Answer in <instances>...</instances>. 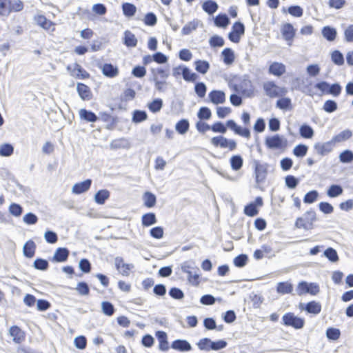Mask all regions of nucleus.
<instances>
[{
	"instance_id": "nucleus-40",
	"label": "nucleus",
	"mask_w": 353,
	"mask_h": 353,
	"mask_svg": "<svg viewBox=\"0 0 353 353\" xmlns=\"http://www.w3.org/2000/svg\"><path fill=\"white\" fill-rule=\"evenodd\" d=\"M73 75L78 78L87 79L90 74L78 63L74 65Z\"/></svg>"
},
{
	"instance_id": "nucleus-53",
	"label": "nucleus",
	"mask_w": 353,
	"mask_h": 353,
	"mask_svg": "<svg viewBox=\"0 0 353 353\" xmlns=\"http://www.w3.org/2000/svg\"><path fill=\"white\" fill-rule=\"evenodd\" d=\"M101 309L103 312L107 316H112L114 312L113 305L108 301L101 303Z\"/></svg>"
},
{
	"instance_id": "nucleus-43",
	"label": "nucleus",
	"mask_w": 353,
	"mask_h": 353,
	"mask_svg": "<svg viewBox=\"0 0 353 353\" xmlns=\"http://www.w3.org/2000/svg\"><path fill=\"white\" fill-rule=\"evenodd\" d=\"M123 14L127 17H132L134 15L137 8L134 5L130 3H124L122 5Z\"/></svg>"
},
{
	"instance_id": "nucleus-49",
	"label": "nucleus",
	"mask_w": 353,
	"mask_h": 353,
	"mask_svg": "<svg viewBox=\"0 0 353 353\" xmlns=\"http://www.w3.org/2000/svg\"><path fill=\"white\" fill-rule=\"evenodd\" d=\"M33 266L37 270L44 271L48 268L49 264L48 261L39 258L35 259Z\"/></svg>"
},
{
	"instance_id": "nucleus-35",
	"label": "nucleus",
	"mask_w": 353,
	"mask_h": 353,
	"mask_svg": "<svg viewBox=\"0 0 353 353\" xmlns=\"http://www.w3.org/2000/svg\"><path fill=\"white\" fill-rule=\"evenodd\" d=\"M343 190L339 185H332L327 190V194L329 197L334 198L343 194Z\"/></svg>"
},
{
	"instance_id": "nucleus-3",
	"label": "nucleus",
	"mask_w": 353,
	"mask_h": 353,
	"mask_svg": "<svg viewBox=\"0 0 353 353\" xmlns=\"http://www.w3.org/2000/svg\"><path fill=\"white\" fill-rule=\"evenodd\" d=\"M265 143L268 148L272 150L285 151L288 148V140L279 134L266 137Z\"/></svg>"
},
{
	"instance_id": "nucleus-34",
	"label": "nucleus",
	"mask_w": 353,
	"mask_h": 353,
	"mask_svg": "<svg viewBox=\"0 0 353 353\" xmlns=\"http://www.w3.org/2000/svg\"><path fill=\"white\" fill-rule=\"evenodd\" d=\"M230 162L232 169L237 171L242 168L243 160L240 155H234L230 158Z\"/></svg>"
},
{
	"instance_id": "nucleus-18",
	"label": "nucleus",
	"mask_w": 353,
	"mask_h": 353,
	"mask_svg": "<svg viewBox=\"0 0 353 353\" xmlns=\"http://www.w3.org/2000/svg\"><path fill=\"white\" fill-rule=\"evenodd\" d=\"M69 253V250L67 248H59L54 254L52 261L55 262H64L68 259Z\"/></svg>"
},
{
	"instance_id": "nucleus-47",
	"label": "nucleus",
	"mask_w": 353,
	"mask_h": 353,
	"mask_svg": "<svg viewBox=\"0 0 353 353\" xmlns=\"http://www.w3.org/2000/svg\"><path fill=\"white\" fill-rule=\"evenodd\" d=\"M35 20L39 26L42 27L43 29L49 30L52 26V23L48 20L44 16L39 15L35 18Z\"/></svg>"
},
{
	"instance_id": "nucleus-7",
	"label": "nucleus",
	"mask_w": 353,
	"mask_h": 353,
	"mask_svg": "<svg viewBox=\"0 0 353 353\" xmlns=\"http://www.w3.org/2000/svg\"><path fill=\"white\" fill-rule=\"evenodd\" d=\"M211 143L215 147H221L222 148H228L230 151H233L236 148V143L233 139H228L223 136H218L212 138Z\"/></svg>"
},
{
	"instance_id": "nucleus-54",
	"label": "nucleus",
	"mask_w": 353,
	"mask_h": 353,
	"mask_svg": "<svg viewBox=\"0 0 353 353\" xmlns=\"http://www.w3.org/2000/svg\"><path fill=\"white\" fill-rule=\"evenodd\" d=\"M332 61L338 65H341L344 63V58L343 54L339 50H334L332 53Z\"/></svg>"
},
{
	"instance_id": "nucleus-25",
	"label": "nucleus",
	"mask_w": 353,
	"mask_h": 353,
	"mask_svg": "<svg viewBox=\"0 0 353 353\" xmlns=\"http://www.w3.org/2000/svg\"><path fill=\"white\" fill-rule=\"evenodd\" d=\"M352 135V132L350 130H345L341 132L339 134L333 137L332 139V141L334 144L345 141L349 139Z\"/></svg>"
},
{
	"instance_id": "nucleus-27",
	"label": "nucleus",
	"mask_w": 353,
	"mask_h": 353,
	"mask_svg": "<svg viewBox=\"0 0 353 353\" xmlns=\"http://www.w3.org/2000/svg\"><path fill=\"white\" fill-rule=\"evenodd\" d=\"M305 311L308 313L316 315L321 311V305L320 303L312 301L306 304Z\"/></svg>"
},
{
	"instance_id": "nucleus-41",
	"label": "nucleus",
	"mask_w": 353,
	"mask_h": 353,
	"mask_svg": "<svg viewBox=\"0 0 353 353\" xmlns=\"http://www.w3.org/2000/svg\"><path fill=\"white\" fill-rule=\"evenodd\" d=\"M181 269L184 272L188 274L191 272V270L200 272L199 268L194 265V263L193 261H187L181 264Z\"/></svg>"
},
{
	"instance_id": "nucleus-60",
	"label": "nucleus",
	"mask_w": 353,
	"mask_h": 353,
	"mask_svg": "<svg viewBox=\"0 0 353 353\" xmlns=\"http://www.w3.org/2000/svg\"><path fill=\"white\" fill-rule=\"evenodd\" d=\"M296 292L299 296L308 294V283L306 281L299 282L296 288Z\"/></svg>"
},
{
	"instance_id": "nucleus-51",
	"label": "nucleus",
	"mask_w": 353,
	"mask_h": 353,
	"mask_svg": "<svg viewBox=\"0 0 353 353\" xmlns=\"http://www.w3.org/2000/svg\"><path fill=\"white\" fill-rule=\"evenodd\" d=\"M188 280L193 285L197 286L199 284V272L191 270L188 274Z\"/></svg>"
},
{
	"instance_id": "nucleus-2",
	"label": "nucleus",
	"mask_w": 353,
	"mask_h": 353,
	"mask_svg": "<svg viewBox=\"0 0 353 353\" xmlns=\"http://www.w3.org/2000/svg\"><path fill=\"white\" fill-rule=\"evenodd\" d=\"M316 221V213L313 210L305 212L303 216L296 219L295 227L310 230L313 228V223Z\"/></svg>"
},
{
	"instance_id": "nucleus-57",
	"label": "nucleus",
	"mask_w": 353,
	"mask_h": 353,
	"mask_svg": "<svg viewBox=\"0 0 353 353\" xmlns=\"http://www.w3.org/2000/svg\"><path fill=\"white\" fill-rule=\"evenodd\" d=\"M211 116H212L211 111L207 107L201 108L197 113V117L200 119V120L210 119Z\"/></svg>"
},
{
	"instance_id": "nucleus-59",
	"label": "nucleus",
	"mask_w": 353,
	"mask_h": 353,
	"mask_svg": "<svg viewBox=\"0 0 353 353\" xmlns=\"http://www.w3.org/2000/svg\"><path fill=\"white\" fill-rule=\"evenodd\" d=\"M340 330L337 328L330 327L326 331V336L330 340H337L340 337Z\"/></svg>"
},
{
	"instance_id": "nucleus-31",
	"label": "nucleus",
	"mask_w": 353,
	"mask_h": 353,
	"mask_svg": "<svg viewBox=\"0 0 353 353\" xmlns=\"http://www.w3.org/2000/svg\"><path fill=\"white\" fill-rule=\"evenodd\" d=\"M190 127L189 121L187 119H181L176 123L175 129L180 134H185Z\"/></svg>"
},
{
	"instance_id": "nucleus-13",
	"label": "nucleus",
	"mask_w": 353,
	"mask_h": 353,
	"mask_svg": "<svg viewBox=\"0 0 353 353\" xmlns=\"http://www.w3.org/2000/svg\"><path fill=\"white\" fill-rule=\"evenodd\" d=\"M255 176L257 183H262L267 175V169L265 165L260 164L258 161H255Z\"/></svg>"
},
{
	"instance_id": "nucleus-17",
	"label": "nucleus",
	"mask_w": 353,
	"mask_h": 353,
	"mask_svg": "<svg viewBox=\"0 0 353 353\" xmlns=\"http://www.w3.org/2000/svg\"><path fill=\"white\" fill-rule=\"evenodd\" d=\"M77 90L79 93V95L83 100H90L92 98V93L90 88L82 83H78L77 85Z\"/></svg>"
},
{
	"instance_id": "nucleus-23",
	"label": "nucleus",
	"mask_w": 353,
	"mask_h": 353,
	"mask_svg": "<svg viewBox=\"0 0 353 353\" xmlns=\"http://www.w3.org/2000/svg\"><path fill=\"white\" fill-rule=\"evenodd\" d=\"M156 336L159 341V349L163 351L168 350L167 334L163 331H158L156 333Z\"/></svg>"
},
{
	"instance_id": "nucleus-46",
	"label": "nucleus",
	"mask_w": 353,
	"mask_h": 353,
	"mask_svg": "<svg viewBox=\"0 0 353 353\" xmlns=\"http://www.w3.org/2000/svg\"><path fill=\"white\" fill-rule=\"evenodd\" d=\"M339 160L344 163H348L353 161V152L350 150H346L339 154Z\"/></svg>"
},
{
	"instance_id": "nucleus-61",
	"label": "nucleus",
	"mask_w": 353,
	"mask_h": 353,
	"mask_svg": "<svg viewBox=\"0 0 353 353\" xmlns=\"http://www.w3.org/2000/svg\"><path fill=\"white\" fill-rule=\"evenodd\" d=\"M318 196L319 193L316 190H312L305 195L303 201L305 203H312L316 200Z\"/></svg>"
},
{
	"instance_id": "nucleus-39",
	"label": "nucleus",
	"mask_w": 353,
	"mask_h": 353,
	"mask_svg": "<svg viewBox=\"0 0 353 353\" xmlns=\"http://www.w3.org/2000/svg\"><path fill=\"white\" fill-rule=\"evenodd\" d=\"M194 64L196 70L201 74H205L210 68V64L206 61L197 60Z\"/></svg>"
},
{
	"instance_id": "nucleus-11",
	"label": "nucleus",
	"mask_w": 353,
	"mask_h": 353,
	"mask_svg": "<svg viewBox=\"0 0 353 353\" xmlns=\"http://www.w3.org/2000/svg\"><path fill=\"white\" fill-rule=\"evenodd\" d=\"M334 145V144L331 140L325 143H316L314 144V148L317 154L325 156L332 150Z\"/></svg>"
},
{
	"instance_id": "nucleus-24",
	"label": "nucleus",
	"mask_w": 353,
	"mask_h": 353,
	"mask_svg": "<svg viewBox=\"0 0 353 353\" xmlns=\"http://www.w3.org/2000/svg\"><path fill=\"white\" fill-rule=\"evenodd\" d=\"M110 192L108 190H100L94 195V201L99 205L105 203V200L110 197Z\"/></svg>"
},
{
	"instance_id": "nucleus-22",
	"label": "nucleus",
	"mask_w": 353,
	"mask_h": 353,
	"mask_svg": "<svg viewBox=\"0 0 353 353\" xmlns=\"http://www.w3.org/2000/svg\"><path fill=\"white\" fill-rule=\"evenodd\" d=\"M79 114L80 118L87 122H95L98 119L97 116L94 112L83 108L79 110Z\"/></svg>"
},
{
	"instance_id": "nucleus-50",
	"label": "nucleus",
	"mask_w": 353,
	"mask_h": 353,
	"mask_svg": "<svg viewBox=\"0 0 353 353\" xmlns=\"http://www.w3.org/2000/svg\"><path fill=\"white\" fill-rule=\"evenodd\" d=\"M323 110L327 113H332L337 110V103L333 100H327L324 103Z\"/></svg>"
},
{
	"instance_id": "nucleus-52",
	"label": "nucleus",
	"mask_w": 353,
	"mask_h": 353,
	"mask_svg": "<svg viewBox=\"0 0 353 353\" xmlns=\"http://www.w3.org/2000/svg\"><path fill=\"white\" fill-rule=\"evenodd\" d=\"M307 145L299 144L294 148L293 154L298 157H303L307 154Z\"/></svg>"
},
{
	"instance_id": "nucleus-45",
	"label": "nucleus",
	"mask_w": 353,
	"mask_h": 353,
	"mask_svg": "<svg viewBox=\"0 0 353 353\" xmlns=\"http://www.w3.org/2000/svg\"><path fill=\"white\" fill-rule=\"evenodd\" d=\"M162 106L163 101L161 99H156L148 105L149 110L152 112H159Z\"/></svg>"
},
{
	"instance_id": "nucleus-19",
	"label": "nucleus",
	"mask_w": 353,
	"mask_h": 353,
	"mask_svg": "<svg viewBox=\"0 0 353 353\" xmlns=\"http://www.w3.org/2000/svg\"><path fill=\"white\" fill-rule=\"evenodd\" d=\"M102 73L108 77L113 78L118 75L119 69L111 63H105L101 67Z\"/></svg>"
},
{
	"instance_id": "nucleus-14",
	"label": "nucleus",
	"mask_w": 353,
	"mask_h": 353,
	"mask_svg": "<svg viewBox=\"0 0 353 353\" xmlns=\"http://www.w3.org/2000/svg\"><path fill=\"white\" fill-rule=\"evenodd\" d=\"M210 101L214 104L223 103L225 101V92L221 90H212L208 94Z\"/></svg>"
},
{
	"instance_id": "nucleus-42",
	"label": "nucleus",
	"mask_w": 353,
	"mask_h": 353,
	"mask_svg": "<svg viewBox=\"0 0 353 353\" xmlns=\"http://www.w3.org/2000/svg\"><path fill=\"white\" fill-rule=\"evenodd\" d=\"M144 204L148 208H152L156 203V196L154 194L146 192L143 195Z\"/></svg>"
},
{
	"instance_id": "nucleus-29",
	"label": "nucleus",
	"mask_w": 353,
	"mask_h": 353,
	"mask_svg": "<svg viewBox=\"0 0 353 353\" xmlns=\"http://www.w3.org/2000/svg\"><path fill=\"white\" fill-rule=\"evenodd\" d=\"M214 24L217 27L226 28L230 23V19L225 14H220L217 15L214 19Z\"/></svg>"
},
{
	"instance_id": "nucleus-16",
	"label": "nucleus",
	"mask_w": 353,
	"mask_h": 353,
	"mask_svg": "<svg viewBox=\"0 0 353 353\" xmlns=\"http://www.w3.org/2000/svg\"><path fill=\"white\" fill-rule=\"evenodd\" d=\"M171 347L181 352L190 351L192 350L190 343L186 340L182 339L174 341L171 344Z\"/></svg>"
},
{
	"instance_id": "nucleus-12",
	"label": "nucleus",
	"mask_w": 353,
	"mask_h": 353,
	"mask_svg": "<svg viewBox=\"0 0 353 353\" xmlns=\"http://www.w3.org/2000/svg\"><path fill=\"white\" fill-rule=\"evenodd\" d=\"M92 184L91 179H86L82 182L75 183L72 188V192L76 194H80L89 190Z\"/></svg>"
},
{
	"instance_id": "nucleus-10",
	"label": "nucleus",
	"mask_w": 353,
	"mask_h": 353,
	"mask_svg": "<svg viewBox=\"0 0 353 353\" xmlns=\"http://www.w3.org/2000/svg\"><path fill=\"white\" fill-rule=\"evenodd\" d=\"M296 30L291 23H285L281 28V33L288 45L291 46L294 37Z\"/></svg>"
},
{
	"instance_id": "nucleus-20",
	"label": "nucleus",
	"mask_w": 353,
	"mask_h": 353,
	"mask_svg": "<svg viewBox=\"0 0 353 353\" xmlns=\"http://www.w3.org/2000/svg\"><path fill=\"white\" fill-rule=\"evenodd\" d=\"M269 72L273 75L280 77L285 72V66L281 63L274 62L269 68Z\"/></svg>"
},
{
	"instance_id": "nucleus-33",
	"label": "nucleus",
	"mask_w": 353,
	"mask_h": 353,
	"mask_svg": "<svg viewBox=\"0 0 353 353\" xmlns=\"http://www.w3.org/2000/svg\"><path fill=\"white\" fill-rule=\"evenodd\" d=\"M323 36L328 41H334L336 36V30L334 28L325 26L322 30Z\"/></svg>"
},
{
	"instance_id": "nucleus-30",
	"label": "nucleus",
	"mask_w": 353,
	"mask_h": 353,
	"mask_svg": "<svg viewBox=\"0 0 353 353\" xmlns=\"http://www.w3.org/2000/svg\"><path fill=\"white\" fill-rule=\"evenodd\" d=\"M223 62L227 65L232 64L234 61V51L231 48H225L221 52Z\"/></svg>"
},
{
	"instance_id": "nucleus-55",
	"label": "nucleus",
	"mask_w": 353,
	"mask_h": 353,
	"mask_svg": "<svg viewBox=\"0 0 353 353\" xmlns=\"http://www.w3.org/2000/svg\"><path fill=\"white\" fill-rule=\"evenodd\" d=\"M324 255L332 262L334 263L339 260L336 251L332 248L326 249L324 252Z\"/></svg>"
},
{
	"instance_id": "nucleus-21",
	"label": "nucleus",
	"mask_w": 353,
	"mask_h": 353,
	"mask_svg": "<svg viewBox=\"0 0 353 353\" xmlns=\"http://www.w3.org/2000/svg\"><path fill=\"white\" fill-rule=\"evenodd\" d=\"M36 250V244L35 243L30 240L27 241L23 248V252L24 256H26L28 258H32L34 256Z\"/></svg>"
},
{
	"instance_id": "nucleus-63",
	"label": "nucleus",
	"mask_w": 353,
	"mask_h": 353,
	"mask_svg": "<svg viewBox=\"0 0 353 353\" xmlns=\"http://www.w3.org/2000/svg\"><path fill=\"white\" fill-rule=\"evenodd\" d=\"M196 28L197 22L190 21L183 28L181 33L183 35L190 34L192 32V31L196 30Z\"/></svg>"
},
{
	"instance_id": "nucleus-28",
	"label": "nucleus",
	"mask_w": 353,
	"mask_h": 353,
	"mask_svg": "<svg viewBox=\"0 0 353 353\" xmlns=\"http://www.w3.org/2000/svg\"><path fill=\"white\" fill-rule=\"evenodd\" d=\"M292 290L293 285L289 282H279L276 288L277 292L282 294H290Z\"/></svg>"
},
{
	"instance_id": "nucleus-36",
	"label": "nucleus",
	"mask_w": 353,
	"mask_h": 353,
	"mask_svg": "<svg viewBox=\"0 0 353 353\" xmlns=\"http://www.w3.org/2000/svg\"><path fill=\"white\" fill-rule=\"evenodd\" d=\"M181 73L183 78L186 81L194 82L198 77L196 74L192 72L191 70L185 66L183 67Z\"/></svg>"
},
{
	"instance_id": "nucleus-58",
	"label": "nucleus",
	"mask_w": 353,
	"mask_h": 353,
	"mask_svg": "<svg viewBox=\"0 0 353 353\" xmlns=\"http://www.w3.org/2000/svg\"><path fill=\"white\" fill-rule=\"evenodd\" d=\"M75 290L78 292L80 295H88L90 293V289L88 285L85 282L78 283Z\"/></svg>"
},
{
	"instance_id": "nucleus-8",
	"label": "nucleus",
	"mask_w": 353,
	"mask_h": 353,
	"mask_svg": "<svg viewBox=\"0 0 353 353\" xmlns=\"http://www.w3.org/2000/svg\"><path fill=\"white\" fill-rule=\"evenodd\" d=\"M244 33V25L240 21H236L233 24L232 31L228 34V39L232 42L237 43L240 41L241 37Z\"/></svg>"
},
{
	"instance_id": "nucleus-9",
	"label": "nucleus",
	"mask_w": 353,
	"mask_h": 353,
	"mask_svg": "<svg viewBox=\"0 0 353 353\" xmlns=\"http://www.w3.org/2000/svg\"><path fill=\"white\" fill-rule=\"evenodd\" d=\"M114 265L117 270L125 276H129L130 270L134 268L133 264L125 263L123 259L120 256L114 259Z\"/></svg>"
},
{
	"instance_id": "nucleus-64",
	"label": "nucleus",
	"mask_w": 353,
	"mask_h": 353,
	"mask_svg": "<svg viewBox=\"0 0 353 353\" xmlns=\"http://www.w3.org/2000/svg\"><path fill=\"white\" fill-rule=\"evenodd\" d=\"M285 180V185L290 189L295 188L299 183V179L292 175H288Z\"/></svg>"
},
{
	"instance_id": "nucleus-15",
	"label": "nucleus",
	"mask_w": 353,
	"mask_h": 353,
	"mask_svg": "<svg viewBox=\"0 0 353 353\" xmlns=\"http://www.w3.org/2000/svg\"><path fill=\"white\" fill-rule=\"evenodd\" d=\"M9 333L15 343H21L25 339L24 332L18 326H12Z\"/></svg>"
},
{
	"instance_id": "nucleus-38",
	"label": "nucleus",
	"mask_w": 353,
	"mask_h": 353,
	"mask_svg": "<svg viewBox=\"0 0 353 353\" xmlns=\"http://www.w3.org/2000/svg\"><path fill=\"white\" fill-rule=\"evenodd\" d=\"M156 216L154 213L150 212L143 215L142 224L144 226H150L157 223Z\"/></svg>"
},
{
	"instance_id": "nucleus-44",
	"label": "nucleus",
	"mask_w": 353,
	"mask_h": 353,
	"mask_svg": "<svg viewBox=\"0 0 353 353\" xmlns=\"http://www.w3.org/2000/svg\"><path fill=\"white\" fill-rule=\"evenodd\" d=\"M212 341L208 338H203L196 343L199 349L203 351H210L212 350Z\"/></svg>"
},
{
	"instance_id": "nucleus-62",
	"label": "nucleus",
	"mask_w": 353,
	"mask_h": 353,
	"mask_svg": "<svg viewBox=\"0 0 353 353\" xmlns=\"http://www.w3.org/2000/svg\"><path fill=\"white\" fill-rule=\"evenodd\" d=\"M194 90L199 97L203 98L205 95L207 88L204 83L199 82L196 83Z\"/></svg>"
},
{
	"instance_id": "nucleus-1",
	"label": "nucleus",
	"mask_w": 353,
	"mask_h": 353,
	"mask_svg": "<svg viewBox=\"0 0 353 353\" xmlns=\"http://www.w3.org/2000/svg\"><path fill=\"white\" fill-rule=\"evenodd\" d=\"M23 8L20 0H0V16L7 17L12 12H19Z\"/></svg>"
},
{
	"instance_id": "nucleus-56",
	"label": "nucleus",
	"mask_w": 353,
	"mask_h": 353,
	"mask_svg": "<svg viewBox=\"0 0 353 353\" xmlns=\"http://www.w3.org/2000/svg\"><path fill=\"white\" fill-rule=\"evenodd\" d=\"M209 43L210 46L214 48L223 46L225 42L224 39L218 35H214L210 39Z\"/></svg>"
},
{
	"instance_id": "nucleus-6",
	"label": "nucleus",
	"mask_w": 353,
	"mask_h": 353,
	"mask_svg": "<svg viewBox=\"0 0 353 353\" xmlns=\"http://www.w3.org/2000/svg\"><path fill=\"white\" fill-rule=\"evenodd\" d=\"M283 323L286 326H292L295 329L303 327L305 321L303 319L298 317L294 313L288 312L282 317Z\"/></svg>"
},
{
	"instance_id": "nucleus-26",
	"label": "nucleus",
	"mask_w": 353,
	"mask_h": 353,
	"mask_svg": "<svg viewBox=\"0 0 353 353\" xmlns=\"http://www.w3.org/2000/svg\"><path fill=\"white\" fill-rule=\"evenodd\" d=\"M124 44L128 47H135L137 44V39L135 35L129 30L124 32Z\"/></svg>"
},
{
	"instance_id": "nucleus-32",
	"label": "nucleus",
	"mask_w": 353,
	"mask_h": 353,
	"mask_svg": "<svg viewBox=\"0 0 353 353\" xmlns=\"http://www.w3.org/2000/svg\"><path fill=\"white\" fill-rule=\"evenodd\" d=\"M202 7L205 12L212 14L217 10L218 4L212 0H208L203 3Z\"/></svg>"
},
{
	"instance_id": "nucleus-5",
	"label": "nucleus",
	"mask_w": 353,
	"mask_h": 353,
	"mask_svg": "<svg viewBox=\"0 0 353 353\" xmlns=\"http://www.w3.org/2000/svg\"><path fill=\"white\" fill-rule=\"evenodd\" d=\"M233 89L248 97H250L254 92L252 83L247 76H243L239 84H234Z\"/></svg>"
},
{
	"instance_id": "nucleus-48",
	"label": "nucleus",
	"mask_w": 353,
	"mask_h": 353,
	"mask_svg": "<svg viewBox=\"0 0 353 353\" xmlns=\"http://www.w3.org/2000/svg\"><path fill=\"white\" fill-rule=\"evenodd\" d=\"M13 152L14 148L10 143H3L0 145V155L2 157H9Z\"/></svg>"
},
{
	"instance_id": "nucleus-4",
	"label": "nucleus",
	"mask_w": 353,
	"mask_h": 353,
	"mask_svg": "<svg viewBox=\"0 0 353 353\" xmlns=\"http://www.w3.org/2000/svg\"><path fill=\"white\" fill-rule=\"evenodd\" d=\"M263 90L267 96L274 98L285 96L288 90L284 87L276 85L273 81H268L263 84Z\"/></svg>"
},
{
	"instance_id": "nucleus-37",
	"label": "nucleus",
	"mask_w": 353,
	"mask_h": 353,
	"mask_svg": "<svg viewBox=\"0 0 353 353\" xmlns=\"http://www.w3.org/2000/svg\"><path fill=\"white\" fill-rule=\"evenodd\" d=\"M299 132L301 136L305 139H311L314 135L313 129L307 124H303L300 127Z\"/></svg>"
}]
</instances>
